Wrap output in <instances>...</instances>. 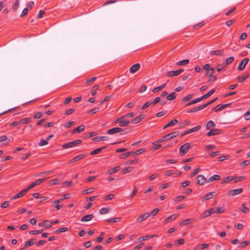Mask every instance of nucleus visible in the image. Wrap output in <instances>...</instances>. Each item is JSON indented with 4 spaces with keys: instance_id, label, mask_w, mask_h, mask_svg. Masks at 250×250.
<instances>
[{
    "instance_id": "f257e3e1",
    "label": "nucleus",
    "mask_w": 250,
    "mask_h": 250,
    "mask_svg": "<svg viewBox=\"0 0 250 250\" xmlns=\"http://www.w3.org/2000/svg\"><path fill=\"white\" fill-rule=\"evenodd\" d=\"M179 135L178 131H175L164 135L161 139L157 141L158 143H163L165 141H169Z\"/></svg>"
},
{
    "instance_id": "f03ea898",
    "label": "nucleus",
    "mask_w": 250,
    "mask_h": 250,
    "mask_svg": "<svg viewBox=\"0 0 250 250\" xmlns=\"http://www.w3.org/2000/svg\"><path fill=\"white\" fill-rule=\"evenodd\" d=\"M82 143L81 140H77L72 142H68L62 145V147L63 149L72 147L80 145Z\"/></svg>"
},
{
    "instance_id": "7ed1b4c3",
    "label": "nucleus",
    "mask_w": 250,
    "mask_h": 250,
    "mask_svg": "<svg viewBox=\"0 0 250 250\" xmlns=\"http://www.w3.org/2000/svg\"><path fill=\"white\" fill-rule=\"evenodd\" d=\"M190 148V144L187 143L182 145L180 148V154L181 156H184L186 154L189 149Z\"/></svg>"
},
{
    "instance_id": "20e7f679",
    "label": "nucleus",
    "mask_w": 250,
    "mask_h": 250,
    "mask_svg": "<svg viewBox=\"0 0 250 250\" xmlns=\"http://www.w3.org/2000/svg\"><path fill=\"white\" fill-rule=\"evenodd\" d=\"M47 179V178H44L42 179H40L37 180L35 182L32 183L27 188H26V190L28 191L30 189L34 187L37 185H39L42 183L45 182Z\"/></svg>"
},
{
    "instance_id": "39448f33",
    "label": "nucleus",
    "mask_w": 250,
    "mask_h": 250,
    "mask_svg": "<svg viewBox=\"0 0 250 250\" xmlns=\"http://www.w3.org/2000/svg\"><path fill=\"white\" fill-rule=\"evenodd\" d=\"M243 189L242 188L230 190L228 192L227 195L229 196H233L241 193L243 192Z\"/></svg>"
},
{
    "instance_id": "423d86ee",
    "label": "nucleus",
    "mask_w": 250,
    "mask_h": 250,
    "mask_svg": "<svg viewBox=\"0 0 250 250\" xmlns=\"http://www.w3.org/2000/svg\"><path fill=\"white\" fill-rule=\"evenodd\" d=\"M249 61V59L248 58H245L242 60L238 65V70L239 71L243 70Z\"/></svg>"
},
{
    "instance_id": "0eeeda50",
    "label": "nucleus",
    "mask_w": 250,
    "mask_h": 250,
    "mask_svg": "<svg viewBox=\"0 0 250 250\" xmlns=\"http://www.w3.org/2000/svg\"><path fill=\"white\" fill-rule=\"evenodd\" d=\"M196 180L197 184L199 185H203L207 182V179L202 175L197 176L196 177Z\"/></svg>"
},
{
    "instance_id": "6e6552de",
    "label": "nucleus",
    "mask_w": 250,
    "mask_h": 250,
    "mask_svg": "<svg viewBox=\"0 0 250 250\" xmlns=\"http://www.w3.org/2000/svg\"><path fill=\"white\" fill-rule=\"evenodd\" d=\"M88 155V154L87 153H83V154L78 155L76 156V157H75L73 159H72L70 161V163H72L78 161L79 160L83 159L85 157H86Z\"/></svg>"
},
{
    "instance_id": "1a4fd4ad",
    "label": "nucleus",
    "mask_w": 250,
    "mask_h": 250,
    "mask_svg": "<svg viewBox=\"0 0 250 250\" xmlns=\"http://www.w3.org/2000/svg\"><path fill=\"white\" fill-rule=\"evenodd\" d=\"M216 194L215 192H209L204 196L202 197V201H205L206 200H209L215 197Z\"/></svg>"
},
{
    "instance_id": "9d476101",
    "label": "nucleus",
    "mask_w": 250,
    "mask_h": 250,
    "mask_svg": "<svg viewBox=\"0 0 250 250\" xmlns=\"http://www.w3.org/2000/svg\"><path fill=\"white\" fill-rule=\"evenodd\" d=\"M121 131H123V128L121 127H115L108 129L107 131V133L108 134H114Z\"/></svg>"
},
{
    "instance_id": "9b49d317",
    "label": "nucleus",
    "mask_w": 250,
    "mask_h": 250,
    "mask_svg": "<svg viewBox=\"0 0 250 250\" xmlns=\"http://www.w3.org/2000/svg\"><path fill=\"white\" fill-rule=\"evenodd\" d=\"M27 192L28 191L26 190V189H24L22 191H20V192H19L18 194L15 195L13 197L11 198V199L15 200L23 196L25 194H26Z\"/></svg>"
},
{
    "instance_id": "f8f14e48",
    "label": "nucleus",
    "mask_w": 250,
    "mask_h": 250,
    "mask_svg": "<svg viewBox=\"0 0 250 250\" xmlns=\"http://www.w3.org/2000/svg\"><path fill=\"white\" fill-rule=\"evenodd\" d=\"M150 216V213H145L140 215L137 219V222H142Z\"/></svg>"
},
{
    "instance_id": "ddd939ff",
    "label": "nucleus",
    "mask_w": 250,
    "mask_h": 250,
    "mask_svg": "<svg viewBox=\"0 0 250 250\" xmlns=\"http://www.w3.org/2000/svg\"><path fill=\"white\" fill-rule=\"evenodd\" d=\"M221 133V130L217 128H212L209 132L207 133L208 136H211L219 134Z\"/></svg>"
},
{
    "instance_id": "4468645a",
    "label": "nucleus",
    "mask_w": 250,
    "mask_h": 250,
    "mask_svg": "<svg viewBox=\"0 0 250 250\" xmlns=\"http://www.w3.org/2000/svg\"><path fill=\"white\" fill-rule=\"evenodd\" d=\"M145 117L144 115H140L132 119L130 121V123L133 124H136L140 122Z\"/></svg>"
},
{
    "instance_id": "2eb2a0df",
    "label": "nucleus",
    "mask_w": 250,
    "mask_h": 250,
    "mask_svg": "<svg viewBox=\"0 0 250 250\" xmlns=\"http://www.w3.org/2000/svg\"><path fill=\"white\" fill-rule=\"evenodd\" d=\"M140 67V63H136L132 66L130 68V72L132 74H134L136 72Z\"/></svg>"
},
{
    "instance_id": "dca6fc26",
    "label": "nucleus",
    "mask_w": 250,
    "mask_h": 250,
    "mask_svg": "<svg viewBox=\"0 0 250 250\" xmlns=\"http://www.w3.org/2000/svg\"><path fill=\"white\" fill-rule=\"evenodd\" d=\"M84 128H85V125H79V126L77 127L75 129H74L72 131V133H74L75 132L80 133L84 130Z\"/></svg>"
},
{
    "instance_id": "f3484780",
    "label": "nucleus",
    "mask_w": 250,
    "mask_h": 250,
    "mask_svg": "<svg viewBox=\"0 0 250 250\" xmlns=\"http://www.w3.org/2000/svg\"><path fill=\"white\" fill-rule=\"evenodd\" d=\"M156 236H157V235H146V236L140 237L138 238L137 239V241L139 242H140L143 241H146V240H149V239L153 238Z\"/></svg>"
},
{
    "instance_id": "a211bd4d",
    "label": "nucleus",
    "mask_w": 250,
    "mask_h": 250,
    "mask_svg": "<svg viewBox=\"0 0 250 250\" xmlns=\"http://www.w3.org/2000/svg\"><path fill=\"white\" fill-rule=\"evenodd\" d=\"M194 220L193 218L187 219L182 220L180 223V226H186L191 224Z\"/></svg>"
},
{
    "instance_id": "6ab92c4d",
    "label": "nucleus",
    "mask_w": 250,
    "mask_h": 250,
    "mask_svg": "<svg viewBox=\"0 0 250 250\" xmlns=\"http://www.w3.org/2000/svg\"><path fill=\"white\" fill-rule=\"evenodd\" d=\"M109 139L108 137L105 136H97L92 139L93 141H107Z\"/></svg>"
},
{
    "instance_id": "aec40b11",
    "label": "nucleus",
    "mask_w": 250,
    "mask_h": 250,
    "mask_svg": "<svg viewBox=\"0 0 250 250\" xmlns=\"http://www.w3.org/2000/svg\"><path fill=\"white\" fill-rule=\"evenodd\" d=\"M106 147H107V146H103L101 148H96V149H94V150H93L92 151H91L90 152V154L91 155H94L97 154L98 153H100L103 150L105 149Z\"/></svg>"
},
{
    "instance_id": "412c9836",
    "label": "nucleus",
    "mask_w": 250,
    "mask_h": 250,
    "mask_svg": "<svg viewBox=\"0 0 250 250\" xmlns=\"http://www.w3.org/2000/svg\"><path fill=\"white\" fill-rule=\"evenodd\" d=\"M215 92V89H212L210 90L208 92L205 94L204 95L201 97L202 100L207 99L209 97H210L212 94H213Z\"/></svg>"
},
{
    "instance_id": "4be33fe9",
    "label": "nucleus",
    "mask_w": 250,
    "mask_h": 250,
    "mask_svg": "<svg viewBox=\"0 0 250 250\" xmlns=\"http://www.w3.org/2000/svg\"><path fill=\"white\" fill-rule=\"evenodd\" d=\"M93 216L92 214L86 215L81 218V221L82 222H88L91 220L93 218Z\"/></svg>"
},
{
    "instance_id": "5701e85b",
    "label": "nucleus",
    "mask_w": 250,
    "mask_h": 250,
    "mask_svg": "<svg viewBox=\"0 0 250 250\" xmlns=\"http://www.w3.org/2000/svg\"><path fill=\"white\" fill-rule=\"evenodd\" d=\"M204 108H205V107H204V105L203 104V105H202L201 106L192 108L190 110H188L187 112L188 113H192V112H195L199 111L200 110H202V109H203Z\"/></svg>"
},
{
    "instance_id": "b1692460",
    "label": "nucleus",
    "mask_w": 250,
    "mask_h": 250,
    "mask_svg": "<svg viewBox=\"0 0 250 250\" xmlns=\"http://www.w3.org/2000/svg\"><path fill=\"white\" fill-rule=\"evenodd\" d=\"M179 75V72L177 70H174V71H168L167 74V76L168 77L177 76H178Z\"/></svg>"
},
{
    "instance_id": "393cba45",
    "label": "nucleus",
    "mask_w": 250,
    "mask_h": 250,
    "mask_svg": "<svg viewBox=\"0 0 250 250\" xmlns=\"http://www.w3.org/2000/svg\"><path fill=\"white\" fill-rule=\"evenodd\" d=\"M210 54L211 55H218V56H222L223 55V50H216L212 51L210 52Z\"/></svg>"
},
{
    "instance_id": "a878e982",
    "label": "nucleus",
    "mask_w": 250,
    "mask_h": 250,
    "mask_svg": "<svg viewBox=\"0 0 250 250\" xmlns=\"http://www.w3.org/2000/svg\"><path fill=\"white\" fill-rule=\"evenodd\" d=\"M215 127V124L212 121H209L208 122L206 125V128L208 130L210 128H214Z\"/></svg>"
},
{
    "instance_id": "bb28decb",
    "label": "nucleus",
    "mask_w": 250,
    "mask_h": 250,
    "mask_svg": "<svg viewBox=\"0 0 250 250\" xmlns=\"http://www.w3.org/2000/svg\"><path fill=\"white\" fill-rule=\"evenodd\" d=\"M120 169V167L119 166L115 167L113 168H112L108 170H107V173L109 174H112L115 173L117 171H118Z\"/></svg>"
},
{
    "instance_id": "cd10ccee",
    "label": "nucleus",
    "mask_w": 250,
    "mask_h": 250,
    "mask_svg": "<svg viewBox=\"0 0 250 250\" xmlns=\"http://www.w3.org/2000/svg\"><path fill=\"white\" fill-rule=\"evenodd\" d=\"M177 217V215L176 214H172V215L168 216L167 218L165 220L164 223H167L171 221V220H173L176 219Z\"/></svg>"
},
{
    "instance_id": "c85d7f7f",
    "label": "nucleus",
    "mask_w": 250,
    "mask_h": 250,
    "mask_svg": "<svg viewBox=\"0 0 250 250\" xmlns=\"http://www.w3.org/2000/svg\"><path fill=\"white\" fill-rule=\"evenodd\" d=\"M221 178V177L220 175H217V174H215L213 176H212L211 177H210L208 182H213V181H217V180H220Z\"/></svg>"
},
{
    "instance_id": "c756f323",
    "label": "nucleus",
    "mask_w": 250,
    "mask_h": 250,
    "mask_svg": "<svg viewBox=\"0 0 250 250\" xmlns=\"http://www.w3.org/2000/svg\"><path fill=\"white\" fill-rule=\"evenodd\" d=\"M234 58L233 57H230L225 60V62H224L223 64L226 66H227L231 64L234 61Z\"/></svg>"
},
{
    "instance_id": "7c9ffc66",
    "label": "nucleus",
    "mask_w": 250,
    "mask_h": 250,
    "mask_svg": "<svg viewBox=\"0 0 250 250\" xmlns=\"http://www.w3.org/2000/svg\"><path fill=\"white\" fill-rule=\"evenodd\" d=\"M249 77V74L248 73L246 75L244 76L243 77H241L240 76H238L237 79L239 83H242L244 81H245L247 79H248Z\"/></svg>"
},
{
    "instance_id": "2f4dec72",
    "label": "nucleus",
    "mask_w": 250,
    "mask_h": 250,
    "mask_svg": "<svg viewBox=\"0 0 250 250\" xmlns=\"http://www.w3.org/2000/svg\"><path fill=\"white\" fill-rule=\"evenodd\" d=\"M121 220V217H116V218H114L107 219L105 220V221L109 222V223H113L118 222L120 221Z\"/></svg>"
},
{
    "instance_id": "473e14b6",
    "label": "nucleus",
    "mask_w": 250,
    "mask_h": 250,
    "mask_svg": "<svg viewBox=\"0 0 250 250\" xmlns=\"http://www.w3.org/2000/svg\"><path fill=\"white\" fill-rule=\"evenodd\" d=\"M36 242V239L34 238L30 239L28 241L25 243V248H27L28 247H30L33 244H34Z\"/></svg>"
},
{
    "instance_id": "72a5a7b5",
    "label": "nucleus",
    "mask_w": 250,
    "mask_h": 250,
    "mask_svg": "<svg viewBox=\"0 0 250 250\" xmlns=\"http://www.w3.org/2000/svg\"><path fill=\"white\" fill-rule=\"evenodd\" d=\"M189 60L188 59L183 60L182 61H179L176 63V65L182 66L185 65L189 63Z\"/></svg>"
},
{
    "instance_id": "f704fd0d",
    "label": "nucleus",
    "mask_w": 250,
    "mask_h": 250,
    "mask_svg": "<svg viewBox=\"0 0 250 250\" xmlns=\"http://www.w3.org/2000/svg\"><path fill=\"white\" fill-rule=\"evenodd\" d=\"M234 179V177L233 176H228L225 178L223 179L221 182V184H224L228 183V182L231 181Z\"/></svg>"
},
{
    "instance_id": "c9c22d12",
    "label": "nucleus",
    "mask_w": 250,
    "mask_h": 250,
    "mask_svg": "<svg viewBox=\"0 0 250 250\" xmlns=\"http://www.w3.org/2000/svg\"><path fill=\"white\" fill-rule=\"evenodd\" d=\"M68 230H69L68 228H67V227L62 228L58 229H56V230H55L54 233L57 234V233H60L61 232L67 231Z\"/></svg>"
},
{
    "instance_id": "e433bc0d",
    "label": "nucleus",
    "mask_w": 250,
    "mask_h": 250,
    "mask_svg": "<svg viewBox=\"0 0 250 250\" xmlns=\"http://www.w3.org/2000/svg\"><path fill=\"white\" fill-rule=\"evenodd\" d=\"M6 141L5 143H3V145H7L8 144L10 140L8 139L7 137L5 135H2L0 136V143Z\"/></svg>"
},
{
    "instance_id": "4c0bfd02",
    "label": "nucleus",
    "mask_w": 250,
    "mask_h": 250,
    "mask_svg": "<svg viewBox=\"0 0 250 250\" xmlns=\"http://www.w3.org/2000/svg\"><path fill=\"white\" fill-rule=\"evenodd\" d=\"M130 123L128 120L124 121H121L119 122H117V123H119V126L121 127H125L128 125V124Z\"/></svg>"
},
{
    "instance_id": "58836bf2",
    "label": "nucleus",
    "mask_w": 250,
    "mask_h": 250,
    "mask_svg": "<svg viewBox=\"0 0 250 250\" xmlns=\"http://www.w3.org/2000/svg\"><path fill=\"white\" fill-rule=\"evenodd\" d=\"M202 101V99L201 98V97H199V98H196L193 100H192L191 101L189 102V103H188L186 105V106H188L189 105H190L191 104H196L200 101Z\"/></svg>"
},
{
    "instance_id": "ea45409f",
    "label": "nucleus",
    "mask_w": 250,
    "mask_h": 250,
    "mask_svg": "<svg viewBox=\"0 0 250 250\" xmlns=\"http://www.w3.org/2000/svg\"><path fill=\"white\" fill-rule=\"evenodd\" d=\"M166 86V83H164V84H163L162 85H161L160 86H159L158 87H155L154 88H153L152 89V92L153 93H156V92H158V91L163 89Z\"/></svg>"
},
{
    "instance_id": "a19ab883",
    "label": "nucleus",
    "mask_w": 250,
    "mask_h": 250,
    "mask_svg": "<svg viewBox=\"0 0 250 250\" xmlns=\"http://www.w3.org/2000/svg\"><path fill=\"white\" fill-rule=\"evenodd\" d=\"M241 211L245 213H247L249 212V209L246 207V203L242 204Z\"/></svg>"
},
{
    "instance_id": "79ce46f5",
    "label": "nucleus",
    "mask_w": 250,
    "mask_h": 250,
    "mask_svg": "<svg viewBox=\"0 0 250 250\" xmlns=\"http://www.w3.org/2000/svg\"><path fill=\"white\" fill-rule=\"evenodd\" d=\"M134 154V153L133 151H129V152L121 154L120 158L122 159L125 158H127L130 156L133 155Z\"/></svg>"
},
{
    "instance_id": "37998d69",
    "label": "nucleus",
    "mask_w": 250,
    "mask_h": 250,
    "mask_svg": "<svg viewBox=\"0 0 250 250\" xmlns=\"http://www.w3.org/2000/svg\"><path fill=\"white\" fill-rule=\"evenodd\" d=\"M175 98H176V93L175 92H173L170 93L167 97V99L168 101H172V100H173L174 99H175Z\"/></svg>"
},
{
    "instance_id": "c03bdc74",
    "label": "nucleus",
    "mask_w": 250,
    "mask_h": 250,
    "mask_svg": "<svg viewBox=\"0 0 250 250\" xmlns=\"http://www.w3.org/2000/svg\"><path fill=\"white\" fill-rule=\"evenodd\" d=\"M99 85L96 84L93 86L91 89V95L95 96L97 93V90L99 89Z\"/></svg>"
},
{
    "instance_id": "a18cd8bd",
    "label": "nucleus",
    "mask_w": 250,
    "mask_h": 250,
    "mask_svg": "<svg viewBox=\"0 0 250 250\" xmlns=\"http://www.w3.org/2000/svg\"><path fill=\"white\" fill-rule=\"evenodd\" d=\"M231 104V103H228L225 104H220L217 105V106H219V110H220V111L222 110L223 109H225V108H227Z\"/></svg>"
},
{
    "instance_id": "49530a36",
    "label": "nucleus",
    "mask_w": 250,
    "mask_h": 250,
    "mask_svg": "<svg viewBox=\"0 0 250 250\" xmlns=\"http://www.w3.org/2000/svg\"><path fill=\"white\" fill-rule=\"evenodd\" d=\"M31 120L30 118H23L20 121L19 123L25 124L30 122Z\"/></svg>"
},
{
    "instance_id": "de8ad7c7",
    "label": "nucleus",
    "mask_w": 250,
    "mask_h": 250,
    "mask_svg": "<svg viewBox=\"0 0 250 250\" xmlns=\"http://www.w3.org/2000/svg\"><path fill=\"white\" fill-rule=\"evenodd\" d=\"M192 96H193V94H189L188 96H187L186 97H184L182 100V102L183 103L187 102L189 101L191 99Z\"/></svg>"
},
{
    "instance_id": "09e8293b",
    "label": "nucleus",
    "mask_w": 250,
    "mask_h": 250,
    "mask_svg": "<svg viewBox=\"0 0 250 250\" xmlns=\"http://www.w3.org/2000/svg\"><path fill=\"white\" fill-rule=\"evenodd\" d=\"M160 143H158L157 141L154 142L152 144L153 145V150H157L159 148H160L162 145L160 144H159Z\"/></svg>"
},
{
    "instance_id": "8fccbe9b",
    "label": "nucleus",
    "mask_w": 250,
    "mask_h": 250,
    "mask_svg": "<svg viewBox=\"0 0 250 250\" xmlns=\"http://www.w3.org/2000/svg\"><path fill=\"white\" fill-rule=\"evenodd\" d=\"M75 124V122L74 121H70L68 123H65L63 125L64 127L66 128H69L72 125H74Z\"/></svg>"
},
{
    "instance_id": "3c124183",
    "label": "nucleus",
    "mask_w": 250,
    "mask_h": 250,
    "mask_svg": "<svg viewBox=\"0 0 250 250\" xmlns=\"http://www.w3.org/2000/svg\"><path fill=\"white\" fill-rule=\"evenodd\" d=\"M132 169H133V167H126L125 168L123 169L122 170L121 173L122 174H125L127 172L131 171Z\"/></svg>"
},
{
    "instance_id": "603ef678",
    "label": "nucleus",
    "mask_w": 250,
    "mask_h": 250,
    "mask_svg": "<svg viewBox=\"0 0 250 250\" xmlns=\"http://www.w3.org/2000/svg\"><path fill=\"white\" fill-rule=\"evenodd\" d=\"M250 244V242L249 241L246 240V241H244L241 242L239 246L241 248H244L245 247V246L249 245Z\"/></svg>"
},
{
    "instance_id": "864d4df0",
    "label": "nucleus",
    "mask_w": 250,
    "mask_h": 250,
    "mask_svg": "<svg viewBox=\"0 0 250 250\" xmlns=\"http://www.w3.org/2000/svg\"><path fill=\"white\" fill-rule=\"evenodd\" d=\"M19 4H20V1L16 0L13 5V7H12L13 10L15 11H16L19 8Z\"/></svg>"
},
{
    "instance_id": "5fc2aeb1",
    "label": "nucleus",
    "mask_w": 250,
    "mask_h": 250,
    "mask_svg": "<svg viewBox=\"0 0 250 250\" xmlns=\"http://www.w3.org/2000/svg\"><path fill=\"white\" fill-rule=\"evenodd\" d=\"M160 97H156L153 102H151V104L152 106H154L157 104L159 103L160 102Z\"/></svg>"
},
{
    "instance_id": "6e6d98bb",
    "label": "nucleus",
    "mask_w": 250,
    "mask_h": 250,
    "mask_svg": "<svg viewBox=\"0 0 250 250\" xmlns=\"http://www.w3.org/2000/svg\"><path fill=\"white\" fill-rule=\"evenodd\" d=\"M28 8H25L23 9V10L22 11L21 14L20 15L21 17H24V16H26L28 14Z\"/></svg>"
},
{
    "instance_id": "4d7b16f0",
    "label": "nucleus",
    "mask_w": 250,
    "mask_h": 250,
    "mask_svg": "<svg viewBox=\"0 0 250 250\" xmlns=\"http://www.w3.org/2000/svg\"><path fill=\"white\" fill-rule=\"evenodd\" d=\"M226 66L225 65L222 66L221 64H218L217 66L216 69L218 71L220 72L221 71H225L226 70Z\"/></svg>"
},
{
    "instance_id": "13d9d810",
    "label": "nucleus",
    "mask_w": 250,
    "mask_h": 250,
    "mask_svg": "<svg viewBox=\"0 0 250 250\" xmlns=\"http://www.w3.org/2000/svg\"><path fill=\"white\" fill-rule=\"evenodd\" d=\"M210 216L208 214V211L207 210L205 211L200 216V218L201 219H204L208 216Z\"/></svg>"
},
{
    "instance_id": "bf43d9fd",
    "label": "nucleus",
    "mask_w": 250,
    "mask_h": 250,
    "mask_svg": "<svg viewBox=\"0 0 250 250\" xmlns=\"http://www.w3.org/2000/svg\"><path fill=\"white\" fill-rule=\"evenodd\" d=\"M178 123V120L177 119H173L167 123L169 127L172 126Z\"/></svg>"
},
{
    "instance_id": "052dcab7",
    "label": "nucleus",
    "mask_w": 250,
    "mask_h": 250,
    "mask_svg": "<svg viewBox=\"0 0 250 250\" xmlns=\"http://www.w3.org/2000/svg\"><path fill=\"white\" fill-rule=\"evenodd\" d=\"M93 191V188H88L87 189L83 190L82 192L83 194H89Z\"/></svg>"
},
{
    "instance_id": "680f3d73",
    "label": "nucleus",
    "mask_w": 250,
    "mask_h": 250,
    "mask_svg": "<svg viewBox=\"0 0 250 250\" xmlns=\"http://www.w3.org/2000/svg\"><path fill=\"white\" fill-rule=\"evenodd\" d=\"M48 141L46 140H44L43 139H42L41 140V141L39 143V145L40 146H45V145H46L48 144Z\"/></svg>"
},
{
    "instance_id": "e2e57ef3",
    "label": "nucleus",
    "mask_w": 250,
    "mask_h": 250,
    "mask_svg": "<svg viewBox=\"0 0 250 250\" xmlns=\"http://www.w3.org/2000/svg\"><path fill=\"white\" fill-rule=\"evenodd\" d=\"M109 211V210L108 208H103L101 209H100V213L101 214H104L108 213Z\"/></svg>"
},
{
    "instance_id": "0e129e2a",
    "label": "nucleus",
    "mask_w": 250,
    "mask_h": 250,
    "mask_svg": "<svg viewBox=\"0 0 250 250\" xmlns=\"http://www.w3.org/2000/svg\"><path fill=\"white\" fill-rule=\"evenodd\" d=\"M234 183H236L245 179V177L243 176H240L236 177V178H234Z\"/></svg>"
},
{
    "instance_id": "69168bd1",
    "label": "nucleus",
    "mask_w": 250,
    "mask_h": 250,
    "mask_svg": "<svg viewBox=\"0 0 250 250\" xmlns=\"http://www.w3.org/2000/svg\"><path fill=\"white\" fill-rule=\"evenodd\" d=\"M185 198H186V196L184 195L178 196H177L175 197V198L174 199V201L175 202H179V201L184 199Z\"/></svg>"
},
{
    "instance_id": "338daca9",
    "label": "nucleus",
    "mask_w": 250,
    "mask_h": 250,
    "mask_svg": "<svg viewBox=\"0 0 250 250\" xmlns=\"http://www.w3.org/2000/svg\"><path fill=\"white\" fill-rule=\"evenodd\" d=\"M250 163V161L249 160H245L240 164V166L242 167H244L249 165Z\"/></svg>"
},
{
    "instance_id": "774afa93",
    "label": "nucleus",
    "mask_w": 250,
    "mask_h": 250,
    "mask_svg": "<svg viewBox=\"0 0 250 250\" xmlns=\"http://www.w3.org/2000/svg\"><path fill=\"white\" fill-rule=\"evenodd\" d=\"M246 120H250V110L248 111L244 115Z\"/></svg>"
}]
</instances>
